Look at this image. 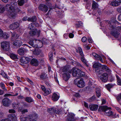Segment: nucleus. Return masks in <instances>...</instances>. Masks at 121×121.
Here are the masks:
<instances>
[{
    "mask_svg": "<svg viewBox=\"0 0 121 121\" xmlns=\"http://www.w3.org/2000/svg\"><path fill=\"white\" fill-rule=\"evenodd\" d=\"M98 111L100 112H104L105 114L108 116L112 117L113 118L116 117V114L114 113L107 106L99 107L98 109Z\"/></svg>",
    "mask_w": 121,
    "mask_h": 121,
    "instance_id": "obj_1",
    "label": "nucleus"
},
{
    "mask_svg": "<svg viewBox=\"0 0 121 121\" xmlns=\"http://www.w3.org/2000/svg\"><path fill=\"white\" fill-rule=\"evenodd\" d=\"M69 72L70 73H72L73 76L76 78L84 76L85 75V73L77 68H73L69 70Z\"/></svg>",
    "mask_w": 121,
    "mask_h": 121,
    "instance_id": "obj_2",
    "label": "nucleus"
},
{
    "mask_svg": "<svg viewBox=\"0 0 121 121\" xmlns=\"http://www.w3.org/2000/svg\"><path fill=\"white\" fill-rule=\"evenodd\" d=\"M5 9L7 11V14L10 18H14L16 16V14L14 12L15 9L12 7L11 4H8L5 6Z\"/></svg>",
    "mask_w": 121,
    "mask_h": 121,
    "instance_id": "obj_3",
    "label": "nucleus"
},
{
    "mask_svg": "<svg viewBox=\"0 0 121 121\" xmlns=\"http://www.w3.org/2000/svg\"><path fill=\"white\" fill-rule=\"evenodd\" d=\"M44 41L42 42L39 40L34 39L31 40L29 42L30 44L34 48H40L43 46Z\"/></svg>",
    "mask_w": 121,
    "mask_h": 121,
    "instance_id": "obj_4",
    "label": "nucleus"
},
{
    "mask_svg": "<svg viewBox=\"0 0 121 121\" xmlns=\"http://www.w3.org/2000/svg\"><path fill=\"white\" fill-rule=\"evenodd\" d=\"M1 47L5 51H8L10 49V43L7 41H4L1 43Z\"/></svg>",
    "mask_w": 121,
    "mask_h": 121,
    "instance_id": "obj_5",
    "label": "nucleus"
},
{
    "mask_svg": "<svg viewBox=\"0 0 121 121\" xmlns=\"http://www.w3.org/2000/svg\"><path fill=\"white\" fill-rule=\"evenodd\" d=\"M92 55L94 57L95 59L100 60L102 63H104L102 58L103 59L105 57L104 56L98 55L95 53H93Z\"/></svg>",
    "mask_w": 121,
    "mask_h": 121,
    "instance_id": "obj_6",
    "label": "nucleus"
},
{
    "mask_svg": "<svg viewBox=\"0 0 121 121\" xmlns=\"http://www.w3.org/2000/svg\"><path fill=\"white\" fill-rule=\"evenodd\" d=\"M100 78L102 81L106 82L108 79V74L106 73H104L100 76Z\"/></svg>",
    "mask_w": 121,
    "mask_h": 121,
    "instance_id": "obj_7",
    "label": "nucleus"
},
{
    "mask_svg": "<svg viewBox=\"0 0 121 121\" xmlns=\"http://www.w3.org/2000/svg\"><path fill=\"white\" fill-rule=\"evenodd\" d=\"M30 60V59L27 57L23 56L20 59L21 62L23 64H27L29 62Z\"/></svg>",
    "mask_w": 121,
    "mask_h": 121,
    "instance_id": "obj_8",
    "label": "nucleus"
},
{
    "mask_svg": "<svg viewBox=\"0 0 121 121\" xmlns=\"http://www.w3.org/2000/svg\"><path fill=\"white\" fill-rule=\"evenodd\" d=\"M11 103V101L7 98H4L3 100V104L5 106H8L10 105Z\"/></svg>",
    "mask_w": 121,
    "mask_h": 121,
    "instance_id": "obj_9",
    "label": "nucleus"
},
{
    "mask_svg": "<svg viewBox=\"0 0 121 121\" xmlns=\"http://www.w3.org/2000/svg\"><path fill=\"white\" fill-rule=\"evenodd\" d=\"M19 24L17 22H15L13 23L9 26V28L12 30L16 29L19 26Z\"/></svg>",
    "mask_w": 121,
    "mask_h": 121,
    "instance_id": "obj_10",
    "label": "nucleus"
},
{
    "mask_svg": "<svg viewBox=\"0 0 121 121\" xmlns=\"http://www.w3.org/2000/svg\"><path fill=\"white\" fill-rule=\"evenodd\" d=\"M77 86L79 88H82L84 87L85 85V83L82 79H80L79 80L78 82L77 83Z\"/></svg>",
    "mask_w": 121,
    "mask_h": 121,
    "instance_id": "obj_11",
    "label": "nucleus"
},
{
    "mask_svg": "<svg viewBox=\"0 0 121 121\" xmlns=\"http://www.w3.org/2000/svg\"><path fill=\"white\" fill-rule=\"evenodd\" d=\"M39 9L40 10L47 12L48 10V7L45 5L41 4L39 7Z\"/></svg>",
    "mask_w": 121,
    "mask_h": 121,
    "instance_id": "obj_12",
    "label": "nucleus"
},
{
    "mask_svg": "<svg viewBox=\"0 0 121 121\" xmlns=\"http://www.w3.org/2000/svg\"><path fill=\"white\" fill-rule=\"evenodd\" d=\"M109 29L111 30H121V26H116L115 25L113 26L110 24L109 26Z\"/></svg>",
    "mask_w": 121,
    "mask_h": 121,
    "instance_id": "obj_13",
    "label": "nucleus"
},
{
    "mask_svg": "<svg viewBox=\"0 0 121 121\" xmlns=\"http://www.w3.org/2000/svg\"><path fill=\"white\" fill-rule=\"evenodd\" d=\"M98 107V106L96 104H90L89 108L92 111H95L97 110Z\"/></svg>",
    "mask_w": 121,
    "mask_h": 121,
    "instance_id": "obj_14",
    "label": "nucleus"
},
{
    "mask_svg": "<svg viewBox=\"0 0 121 121\" xmlns=\"http://www.w3.org/2000/svg\"><path fill=\"white\" fill-rule=\"evenodd\" d=\"M66 121H75L73 115L71 113H69L68 115V118Z\"/></svg>",
    "mask_w": 121,
    "mask_h": 121,
    "instance_id": "obj_15",
    "label": "nucleus"
},
{
    "mask_svg": "<svg viewBox=\"0 0 121 121\" xmlns=\"http://www.w3.org/2000/svg\"><path fill=\"white\" fill-rule=\"evenodd\" d=\"M63 79L65 81H67L70 78V75L68 73H66L63 74Z\"/></svg>",
    "mask_w": 121,
    "mask_h": 121,
    "instance_id": "obj_16",
    "label": "nucleus"
},
{
    "mask_svg": "<svg viewBox=\"0 0 121 121\" xmlns=\"http://www.w3.org/2000/svg\"><path fill=\"white\" fill-rule=\"evenodd\" d=\"M102 69L105 70L108 72L109 74L112 76V74L111 73V71L110 69H109L107 66L105 65H103L102 66Z\"/></svg>",
    "mask_w": 121,
    "mask_h": 121,
    "instance_id": "obj_17",
    "label": "nucleus"
},
{
    "mask_svg": "<svg viewBox=\"0 0 121 121\" xmlns=\"http://www.w3.org/2000/svg\"><path fill=\"white\" fill-rule=\"evenodd\" d=\"M31 64L34 66H37L38 65V62L36 59H33L30 61Z\"/></svg>",
    "mask_w": 121,
    "mask_h": 121,
    "instance_id": "obj_18",
    "label": "nucleus"
},
{
    "mask_svg": "<svg viewBox=\"0 0 121 121\" xmlns=\"http://www.w3.org/2000/svg\"><path fill=\"white\" fill-rule=\"evenodd\" d=\"M40 32V31H31L30 32V34L32 36L36 35L39 36Z\"/></svg>",
    "mask_w": 121,
    "mask_h": 121,
    "instance_id": "obj_19",
    "label": "nucleus"
},
{
    "mask_svg": "<svg viewBox=\"0 0 121 121\" xmlns=\"http://www.w3.org/2000/svg\"><path fill=\"white\" fill-rule=\"evenodd\" d=\"M119 31H112L111 32V34L113 36L117 38L120 34Z\"/></svg>",
    "mask_w": 121,
    "mask_h": 121,
    "instance_id": "obj_20",
    "label": "nucleus"
},
{
    "mask_svg": "<svg viewBox=\"0 0 121 121\" xmlns=\"http://www.w3.org/2000/svg\"><path fill=\"white\" fill-rule=\"evenodd\" d=\"M59 96L57 94L55 93H54L52 96V99L53 101H57L59 99Z\"/></svg>",
    "mask_w": 121,
    "mask_h": 121,
    "instance_id": "obj_21",
    "label": "nucleus"
},
{
    "mask_svg": "<svg viewBox=\"0 0 121 121\" xmlns=\"http://www.w3.org/2000/svg\"><path fill=\"white\" fill-rule=\"evenodd\" d=\"M12 33V38L11 39L12 40H13L14 39H17L19 37V35L16 34V33L14 32Z\"/></svg>",
    "mask_w": 121,
    "mask_h": 121,
    "instance_id": "obj_22",
    "label": "nucleus"
},
{
    "mask_svg": "<svg viewBox=\"0 0 121 121\" xmlns=\"http://www.w3.org/2000/svg\"><path fill=\"white\" fill-rule=\"evenodd\" d=\"M22 44V43L21 41L16 40L14 41L13 45L16 46H20Z\"/></svg>",
    "mask_w": 121,
    "mask_h": 121,
    "instance_id": "obj_23",
    "label": "nucleus"
},
{
    "mask_svg": "<svg viewBox=\"0 0 121 121\" xmlns=\"http://www.w3.org/2000/svg\"><path fill=\"white\" fill-rule=\"evenodd\" d=\"M10 56L11 59L15 60H17L18 59L17 55L15 54H10Z\"/></svg>",
    "mask_w": 121,
    "mask_h": 121,
    "instance_id": "obj_24",
    "label": "nucleus"
},
{
    "mask_svg": "<svg viewBox=\"0 0 121 121\" xmlns=\"http://www.w3.org/2000/svg\"><path fill=\"white\" fill-rule=\"evenodd\" d=\"M98 6V4L94 1H93L92 8L94 10L97 9Z\"/></svg>",
    "mask_w": 121,
    "mask_h": 121,
    "instance_id": "obj_25",
    "label": "nucleus"
},
{
    "mask_svg": "<svg viewBox=\"0 0 121 121\" xmlns=\"http://www.w3.org/2000/svg\"><path fill=\"white\" fill-rule=\"evenodd\" d=\"M48 78L47 75L45 73H42L40 75V78L43 80H45Z\"/></svg>",
    "mask_w": 121,
    "mask_h": 121,
    "instance_id": "obj_26",
    "label": "nucleus"
},
{
    "mask_svg": "<svg viewBox=\"0 0 121 121\" xmlns=\"http://www.w3.org/2000/svg\"><path fill=\"white\" fill-rule=\"evenodd\" d=\"M102 66L101 64L99 63L96 62L93 65V67L94 68L97 69Z\"/></svg>",
    "mask_w": 121,
    "mask_h": 121,
    "instance_id": "obj_27",
    "label": "nucleus"
},
{
    "mask_svg": "<svg viewBox=\"0 0 121 121\" xmlns=\"http://www.w3.org/2000/svg\"><path fill=\"white\" fill-rule=\"evenodd\" d=\"M44 92L43 95L44 96L48 95L51 93V90L48 88L46 89Z\"/></svg>",
    "mask_w": 121,
    "mask_h": 121,
    "instance_id": "obj_28",
    "label": "nucleus"
},
{
    "mask_svg": "<svg viewBox=\"0 0 121 121\" xmlns=\"http://www.w3.org/2000/svg\"><path fill=\"white\" fill-rule=\"evenodd\" d=\"M24 49L22 48H21L18 50V52L20 55H23L24 54Z\"/></svg>",
    "mask_w": 121,
    "mask_h": 121,
    "instance_id": "obj_29",
    "label": "nucleus"
},
{
    "mask_svg": "<svg viewBox=\"0 0 121 121\" xmlns=\"http://www.w3.org/2000/svg\"><path fill=\"white\" fill-rule=\"evenodd\" d=\"M36 20V17L35 16H33L31 18H29L27 19V20L28 21L32 22H35Z\"/></svg>",
    "mask_w": 121,
    "mask_h": 121,
    "instance_id": "obj_30",
    "label": "nucleus"
},
{
    "mask_svg": "<svg viewBox=\"0 0 121 121\" xmlns=\"http://www.w3.org/2000/svg\"><path fill=\"white\" fill-rule=\"evenodd\" d=\"M97 97H99L101 96V93L100 89L98 88H97L95 89Z\"/></svg>",
    "mask_w": 121,
    "mask_h": 121,
    "instance_id": "obj_31",
    "label": "nucleus"
},
{
    "mask_svg": "<svg viewBox=\"0 0 121 121\" xmlns=\"http://www.w3.org/2000/svg\"><path fill=\"white\" fill-rule=\"evenodd\" d=\"M54 112L57 114H61V110L60 108H55Z\"/></svg>",
    "mask_w": 121,
    "mask_h": 121,
    "instance_id": "obj_32",
    "label": "nucleus"
},
{
    "mask_svg": "<svg viewBox=\"0 0 121 121\" xmlns=\"http://www.w3.org/2000/svg\"><path fill=\"white\" fill-rule=\"evenodd\" d=\"M10 36V35L7 33H3L2 38L4 39H7Z\"/></svg>",
    "mask_w": 121,
    "mask_h": 121,
    "instance_id": "obj_33",
    "label": "nucleus"
},
{
    "mask_svg": "<svg viewBox=\"0 0 121 121\" xmlns=\"http://www.w3.org/2000/svg\"><path fill=\"white\" fill-rule=\"evenodd\" d=\"M83 24L81 22L78 21L76 22L75 24L77 28H79L80 26H83Z\"/></svg>",
    "mask_w": 121,
    "mask_h": 121,
    "instance_id": "obj_34",
    "label": "nucleus"
},
{
    "mask_svg": "<svg viewBox=\"0 0 121 121\" xmlns=\"http://www.w3.org/2000/svg\"><path fill=\"white\" fill-rule=\"evenodd\" d=\"M117 84L120 86L121 85V79L117 75H116Z\"/></svg>",
    "mask_w": 121,
    "mask_h": 121,
    "instance_id": "obj_35",
    "label": "nucleus"
},
{
    "mask_svg": "<svg viewBox=\"0 0 121 121\" xmlns=\"http://www.w3.org/2000/svg\"><path fill=\"white\" fill-rule=\"evenodd\" d=\"M27 118L26 115L22 116L20 119L21 121H27L28 120Z\"/></svg>",
    "mask_w": 121,
    "mask_h": 121,
    "instance_id": "obj_36",
    "label": "nucleus"
},
{
    "mask_svg": "<svg viewBox=\"0 0 121 121\" xmlns=\"http://www.w3.org/2000/svg\"><path fill=\"white\" fill-rule=\"evenodd\" d=\"M0 74L4 78H5L7 79H9L8 76H7V75L3 71H1Z\"/></svg>",
    "mask_w": 121,
    "mask_h": 121,
    "instance_id": "obj_37",
    "label": "nucleus"
},
{
    "mask_svg": "<svg viewBox=\"0 0 121 121\" xmlns=\"http://www.w3.org/2000/svg\"><path fill=\"white\" fill-rule=\"evenodd\" d=\"M25 100L28 103H31L33 102L32 99L30 97H27L25 98Z\"/></svg>",
    "mask_w": 121,
    "mask_h": 121,
    "instance_id": "obj_38",
    "label": "nucleus"
},
{
    "mask_svg": "<svg viewBox=\"0 0 121 121\" xmlns=\"http://www.w3.org/2000/svg\"><path fill=\"white\" fill-rule=\"evenodd\" d=\"M5 10V8L3 4H0V13H3Z\"/></svg>",
    "mask_w": 121,
    "mask_h": 121,
    "instance_id": "obj_39",
    "label": "nucleus"
},
{
    "mask_svg": "<svg viewBox=\"0 0 121 121\" xmlns=\"http://www.w3.org/2000/svg\"><path fill=\"white\" fill-rule=\"evenodd\" d=\"M117 99L121 105V93L119 94L117 97Z\"/></svg>",
    "mask_w": 121,
    "mask_h": 121,
    "instance_id": "obj_40",
    "label": "nucleus"
},
{
    "mask_svg": "<svg viewBox=\"0 0 121 121\" xmlns=\"http://www.w3.org/2000/svg\"><path fill=\"white\" fill-rule=\"evenodd\" d=\"M11 116V119L13 121H17V118L15 115L14 114H12Z\"/></svg>",
    "mask_w": 121,
    "mask_h": 121,
    "instance_id": "obj_41",
    "label": "nucleus"
},
{
    "mask_svg": "<svg viewBox=\"0 0 121 121\" xmlns=\"http://www.w3.org/2000/svg\"><path fill=\"white\" fill-rule=\"evenodd\" d=\"M18 2L19 5L22 6L24 4V0H19L18 1Z\"/></svg>",
    "mask_w": 121,
    "mask_h": 121,
    "instance_id": "obj_42",
    "label": "nucleus"
},
{
    "mask_svg": "<svg viewBox=\"0 0 121 121\" xmlns=\"http://www.w3.org/2000/svg\"><path fill=\"white\" fill-rule=\"evenodd\" d=\"M113 86V85L112 84H108L106 85V87L108 91H109L110 89L112 88Z\"/></svg>",
    "mask_w": 121,
    "mask_h": 121,
    "instance_id": "obj_43",
    "label": "nucleus"
},
{
    "mask_svg": "<svg viewBox=\"0 0 121 121\" xmlns=\"http://www.w3.org/2000/svg\"><path fill=\"white\" fill-rule=\"evenodd\" d=\"M33 25V24L32 23L30 24L28 26V29L31 30H34V29Z\"/></svg>",
    "mask_w": 121,
    "mask_h": 121,
    "instance_id": "obj_44",
    "label": "nucleus"
},
{
    "mask_svg": "<svg viewBox=\"0 0 121 121\" xmlns=\"http://www.w3.org/2000/svg\"><path fill=\"white\" fill-rule=\"evenodd\" d=\"M10 4L11 5H12V7H13L15 9V8L17 6V4L16 2L13 1Z\"/></svg>",
    "mask_w": 121,
    "mask_h": 121,
    "instance_id": "obj_45",
    "label": "nucleus"
},
{
    "mask_svg": "<svg viewBox=\"0 0 121 121\" xmlns=\"http://www.w3.org/2000/svg\"><path fill=\"white\" fill-rule=\"evenodd\" d=\"M0 86L5 91H7V89L5 88L4 85L3 83H0Z\"/></svg>",
    "mask_w": 121,
    "mask_h": 121,
    "instance_id": "obj_46",
    "label": "nucleus"
},
{
    "mask_svg": "<svg viewBox=\"0 0 121 121\" xmlns=\"http://www.w3.org/2000/svg\"><path fill=\"white\" fill-rule=\"evenodd\" d=\"M49 60H52L53 58V53L50 52L49 53Z\"/></svg>",
    "mask_w": 121,
    "mask_h": 121,
    "instance_id": "obj_47",
    "label": "nucleus"
},
{
    "mask_svg": "<svg viewBox=\"0 0 121 121\" xmlns=\"http://www.w3.org/2000/svg\"><path fill=\"white\" fill-rule=\"evenodd\" d=\"M55 109V107H52V108H49L48 109V112L50 113H51L52 112H54V111Z\"/></svg>",
    "mask_w": 121,
    "mask_h": 121,
    "instance_id": "obj_48",
    "label": "nucleus"
},
{
    "mask_svg": "<svg viewBox=\"0 0 121 121\" xmlns=\"http://www.w3.org/2000/svg\"><path fill=\"white\" fill-rule=\"evenodd\" d=\"M18 106V104L15 103H13L12 104V107L14 109L17 108L19 107Z\"/></svg>",
    "mask_w": 121,
    "mask_h": 121,
    "instance_id": "obj_49",
    "label": "nucleus"
},
{
    "mask_svg": "<svg viewBox=\"0 0 121 121\" xmlns=\"http://www.w3.org/2000/svg\"><path fill=\"white\" fill-rule=\"evenodd\" d=\"M116 3L114 0H113V1L111 2L110 4L112 6H117V4Z\"/></svg>",
    "mask_w": 121,
    "mask_h": 121,
    "instance_id": "obj_50",
    "label": "nucleus"
},
{
    "mask_svg": "<svg viewBox=\"0 0 121 121\" xmlns=\"http://www.w3.org/2000/svg\"><path fill=\"white\" fill-rule=\"evenodd\" d=\"M61 69L62 70L63 72H65L67 71V69L66 67H62Z\"/></svg>",
    "mask_w": 121,
    "mask_h": 121,
    "instance_id": "obj_51",
    "label": "nucleus"
},
{
    "mask_svg": "<svg viewBox=\"0 0 121 121\" xmlns=\"http://www.w3.org/2000/svg\"><path fill=\"white\" fill-rule=\"evenodd\" d=\"M116 3L117 4V6L120 4L121 3V0H114Z\"/></svg>",
    "mask_w": 121,
    "mask_h": 121,
    "instance_id": "obj_52",
    "label": "nucleus"
},
{
    "mask_svg": "<svg viewBox=\"0 0 121 121\" xmlns=\"http://www.w3.org/2000/svg\"><path fill=\"white\" fill-rule=\"evenodd\" d=\"M95 99V97L94 96H93L92 97H91L89 99V101L91 102L92 101L94 100Z\"/></svg>",
    "mask_w": 121,
    "mask_h": 121,
    "instance_id": "obj_53",
    "label": "nucleus"
},
{
    "mask_svg": "<svg viewBox=\"0 0 121 121\" xmlns=\"http://www.w3.org/2000/svg\"><path fill=\"white\" fill-rule=\"evenodd\" d=\"M87 40V38L85 37H83L82 39V41L83 42H85Z\"/></svg>",
    "mask_w": 121,
    "mask_h": 121,
    "instance_id": "obj_54",
    "label": "nucleus"
},
{
    "mask_svg": "<svg viewBox=\"0 0 121 121\" xmlns=\"http://www.w3.org/2000/svg\"><path fill=\"white\" fill-rule=\"evenodd\" d=\"M81 60L85 64H86V60L85 59V58L83 57H82L81 58Z\"/></svg>",
    "mask_w": 121,
    "mask_h": 121,
    "instance_id": "obj_55",
    "label": "nucleus"
},
{
    "mask_svg": "<svg viewBox=\"0 0 121 121\" xmlns=\"http://www.w3.org/2000/svg\"><path fill=\"white\" fill-rule=\"evenodd\" d=\"M26 116L27 117H28L27 118L28 120L31 119L33 118V116L32 115H27Z\"/></svg>",
    "mask_w": 121,
    "mask_h": 121,
    "instance_id": "obj_56",
    "label": "nucleus"
},
{
    "mask_svg": "<svg viewBox=\"0 0 121 121\" xmlns=\"http://www.w3.org/2000/svg\"><path fill=\"white\" fill-rule=\"evenodd\" d=\"M9 112L10 113H15V111L13 109H9Z\"/></svg>",
    "mask_w": 121,
    "mask_h": 121,
    "instance_id": "obj_57",
    "label": "nucleus"
},
{
    "mask_svg": "<svg viewBox=\"0 0 121 121\" xmlns=\"http://www.w3.org/2000/svg\"><path fill=\"white\" fill-rule=\"evenodd\" d=\"M74 95L76 97H78L80 96V95L78 93H75L74 94Z\"/></svg>",
    "mask_w": 121,
    "mask_h": 121,
    "instance_id": "obj_58",
    "label": "nucleus"
},
{
    "mask_svg": "<svg viewBox=\"0 0 121 121\" xmlns=\"http://www.w3.org/2000/svg\"><path fill=\"white\" fill-rule=\"evenodd\" d=\"M28 111L27 109H24L21 112L22 114H23L25 113L26 112H27Z\"/></svg>",
    "mask_w": 121,
    "mask_h": 121,
    "instance_id": "obj_59",
    "label": "nucleus"
},
{
    "mask_svg": "<svg viewBox=\"0 0 121 121\" xmlns=\"http://www.w3.org/2000/svg\"><path fill=\"white\" fill-rule=\"evenodd\" d=\"M69 36L70 38H73L74 37V35L73 33H71L69 34Z\"/></svg>",
    "mask_w": 121,
    "mask_h": 121,
    "instance_id": "obj_60",
    "label": "nucleus"
},
{
    "mask_svg": "<svg viewBox=\"0 0 121 121\" xmlns=\"http://www.w3.org/2000/svg\"><path fill=\"white\" fill-rule=\"evenodd\" d=\"M26 80L27 81L30 83L31 85H32L33 84V83L32 82L29 78H27L26 79Z\"/></svg>",
    "mask_w": 121,
    "mask_h": 121,
    "instance_id": "obj_61",
    "label": "nucleus"
},
{
    "mask_svg": "<svg viewBox=\"0 0 121 121\" xmlns=\"http://www.w3.org/2000/svg\"><path fill=\"white\" fill-rule=\"evenodd\" d=\"M31 51H33V53L35 54L38 55L39 54V53H38V51H33V50H31Z\"/></svg>",
    "mask_w": 121,
    "mask_h": 121,
    "instance_id": "obj_62",
    "label": "nucleus"
},
{
    "mask_svg": "<svg viewBox=\"0 0 121 121\" xmlns=\"http://www.w3.org/2000/svg\"><path fill=\"white\" fill-rule=\"evenodd\" d=\"M1 121H11L10 119L9 118H6L2 119Z\"/></svg>",
    "mask_w": 121,
    "mask_h": 121,
    "instance_id": "obj_63",
    "label": "nucleus"
},
{
    "mask_svg": "<svg viewBox=\"0 0 121 121\" xmlns=\"http://www.w3.org/2000/svg\"><path fill=\"white\" fill-rule=\"evenodd\" d=\"M41 88L42 91H44L46 89L45 87L43 85H41Z\"/></svg>",
    "mask_w": 121,
    "mask_h": 121,
    "instance_id": "obj_64",
    "label": "nucleus"
}]
</instances>
